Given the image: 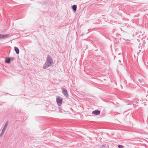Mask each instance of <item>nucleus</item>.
<instances>
[{
  "instance_id": "f257e3e1",
  "label": "nucleus",
  "mask_w": 148,
  "mask_h": 148,
  "mask_svg": "<svg viewBox=\"0 0 148 148\" xmlns=\"http://www.w3.org/2000/svg\"><path fill=\"white\" fill-rule=\"evenodd\" d=\"M53 63V60L51 57L49 55L47 56L46 62L44 64L43 68L46 69L51 66Z\"/></svg>"
},
{
  "instance_id": "f03ea898",
  "label": "nucleus",
  "mask_w": 148,
  "mask_h": 148,
  "mask_svg": "<svg viewBox=\"0 0 148 148\" xmlns=\"http://www.w3.org/2000/svg\"><path fill=\"white\" fill-rule=\"evenodd\" d=\"M63 101L62 98L58 96L56 98V102L58 105L59 106H61Z\"/></svg>"
},
{
  "instance_id": "7ed1b4c3",
  "label": "nucleus",
  "mask_w": 148,
  "mask_h": 148,
  "mask_svg": "<svg viewBox=\"0 0 148 148\" xmlns=\"http://www.w3.org/2000/svg\"><path fill=\"white\" fill-rule=\"evenodd\" d=\"M62 92L63 95L66 97H68V95L67 93V91L66 89L64 88H62Z\"/></svg>"
},
{
  "instance_id": "20e7f679",
  "label": "nucleus",
  "mask_w": 148,
  "mask_h": 148,
  "mask_svg": "<svg viewBox=\"0 0 148 148\" xmlns=\"http://www.w3.org/2000/svg\"><path fill=\"white\" fill-rule=\"evenodd\" d=\"M92 113L96 115H98L100 114V112L98 110H95L93 111L92 112Z\"/></svg>"
},
{
  "instance_id": "39448f33",
  "label": "nucleus",
  "mask_w": 148,
  "mask_h": 148,
  "mask_svg": "<svg viewBox=\"0 0 148 148\" xmlns=\"http://www.w3.org/2000/svg\"><path fill=\"white\" fill-rule=\"evenodd\" d=\"M10 37L9 35L8 34L5 35L2 34V39H6L9 38Z\"/></svg>"
},
{
  "instance_id": "423d86ee",
  "label": "nucleus",
  "mask_w": 148,
  "mask_h": 148,
  "mask_svg": "<svg viewBox=\"0 0 148 148\" xmlns=\"http://www.w3.org/2000/svg\"><path fill=\"white\" fill-rule=\"evenodd\" d=\"M10 37L9 35L8 34L5 35L2 34V39H6L9 38Z\"/></svg>"
},
{
  "instance_id": "0eeeda50",
  "label": "nucleus",
  "mask_w": 148,
  "mask_h": 148,
  "mask_svg": "<svg viewBox=\"0 0 148 148\" xmlns=\"http://www.w3.org/2000/svg\"><path fill=\"white\" fill-rule=\"evenodd\" d=\"M14 49L16 53L17 54H18L19 53V50L18 48L17 47H14Z\"/></svg>"
},
{
  "instance_id": "6e6552de",
  "label": "nucleus",
  "mask_w": 148,
  "mask_h": 148,
  "mask_svg": "<svg viewBox=\"0 0 148 148\" xmlns=\"http://www.w3.org/2000/svg\"><path fill=\"white\" fill-rule=\"evenodd\" d=\"M72 8L74 12H75L76 11L77 7L76 5H74L72 7Z\"/></svg>"
},
{
  "instance_id": "1a4fd4ad",
  "label": "nucleus",
  "mask_w": 148,
  "mask_h": 148,
  "mask_svg": "<svg viewBox=\"0 0 148 148\" xmlns=\"http://www.w3.org/2000/svg\"><path fill=\"white\" fill-rule=\"evenodd\" d=\"M8 124V121H7L5 124V125L2 129L3 130H4L5 131L6 130L7 126Z\"/></svg>"
},
{
  "instance_id": "9d476101",
  "label": "nucleus",
  "mask_w": 148,
  "mask_h": 148,
  "mask_svg": "<svg viewBox=\"0 0 148 148\" xmlns=\"http://www.w3.org/2000/svg\"><path fill=\"white\" fill-rule=\"evenodd\" d=\"M10 62H11V61L10 60L9 57L7 58H6V60H5V62H6V63L9 64V63H10Z\"/></svg>"
},
{
  "instance_id": "9b49d317",
  "label": "nucleus",
  "mask_w": 148,
  "mask_h": 148,
  "mask_svg": "<svg viewBox=\"0 0 148 148\" xmlns=\"http://www.w3.org/2000/svg\"><path fill=\"white\" fill-rule=\"evenodd\" d=\"M5 131L4 130H2L0 134V137L2 136V135L4 134Z\"/></svg>"
},
{
  "instance_id": "f8f14e48",
  "label": "nucleus",
  "mask_w": 148,
  "mask_h": 148,
  "mask_svg": "<svg viewBox=\"0 0 148 148\" xmlns=\"http://www.w3.org/2000/svg\"><path fill=\"white\" fill-rule=\"evenodd\" d=\"M10 60V61H13L14 59V57H9Z\"/></svg>"
},
{
  "instance_id": "ddd939ff",
  "label": "nucleus",
  "mask_w": 148,
  "mask_h": 148,
  "mask_svg": "<svg viewBox=\"0 0 148 148\" xmlns=\"http://www.w3.org/2000/svg\"><path fill=\"white\" fill-rule=\"evenodd\" d=\"M118 147L119 148H123L124 147L122 145H119L118 146Z\"/></svg>"
},
{
  "instance_id": "4468645a",
  "label": "nucleus",
  "mask_w": 148,
  "mask_h": 148,
  "mask_svg": "<svg viewBox=\"0 0 148 148\" xmlns=\"http://www.w3.org/2000/svg\"><path fill=\"white\" fill-rule=\"evenodd\" d=\"M2 39V34H0V40Z\"/></svg>"
},
{
  "instance_id": "2eb2a0df",
  "label": "nucleus",
  "mask_w": 148,
  "mask_h": 148,
  "mask_svg": "<svg viewBox=\"0 0 148 148\" xmlns=\"http://www.w3.org/2000/svg\"><path fill=\"white\" fill-rule=\"evenodd\" d=\"M139 80V81L140 82H141L140 81V80Z\"/></svg>"
},
{
  "instance_id": "dca6fc26",
  "label": "nucleus",
  "mask_w": 148,
  "mask_h": 148,
  "mask_svg": "<svg viewBox=\"0 0 148 148\" xmlns=\"http://www.w3.org/2000/svg\"><path fill=\"white\" fill-rule=\"evenodd\" d=\"M119 62H121V61H120V60H119Z\"/></svg>"
},
{
  "instance_id": "f3484780",
  "label": "nucleus",
  "mask_w": 148,
  "mask_h": 148,
  "mask_svg": "<svg viewBox=\"0 0 148 148\" xmlns=\"http://www.w3.org/2000/svg\"><path fill=\"white\" fill-rule=\"evenodd\" d=\"M40 28H41V26H40Z\"/></svg>"
},
{
  "instance_id": "a211bd4d",
  "label": "nucleus",
  "mask_w": 148,
  "mask_h": 148,
  "mask_svg": "<svg viewBox=\"0 0 148 148\" xmlns=\"http://www.w3.org/2000/svg\"><path fill=\"white\" fill-rule=\"evenodd\" d=\"M120 53H119V55H120Z\"/></svg>"
}]
</instances>
